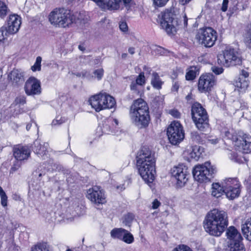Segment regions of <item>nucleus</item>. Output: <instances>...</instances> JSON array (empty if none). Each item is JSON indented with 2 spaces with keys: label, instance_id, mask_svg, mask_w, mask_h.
Returning a JSON list of instances; mask_svg holds the SVG:
<instances>
[{
  "label": "nucleus",
  "instance_id": "f257e3e1",
  "mask_svg": "<svg viewBox=\"0 0 251 251\" xmlns=\"http://www.w3.org/2000/svg\"><path fill=\"white\" fill-rule=\"evenodd\" d=\"M203 224L206 232L216 237H220L226 229L227 244L243 240L241 233L234 226L227 228L228 218L227 213L224 210L213 209L210 211L205 217Z\"/></svg>",
  "mask_w": 251,
  "mask_h": 251
},
{
  "label": "nucleus",
  "instance_id": "f03ea898",
  "mask_svg": "<svg viewBox=\"0 0 251 251\" xmlns=\"http://www.w3.org/2000/svg\"><path fill=\"white\" fill-rule=\"evenodd\" d=\"M136 160L141 176L146 182H152L155 174L154 154L149 147L144 146L138 151Z\"/></svg>",
  "mask_w": 251,
  "mask_h": 251
},
{
  "label": "nucleus",
  "instance_id": "7ed1b4c3",
  "mask_svg": "<svg viewBox=\"0 0 251 251\" xmlns=\"http://www.w3.org/2000/svg\"><path fill=\"white\" fill-rule=\"evenodd\" d=\"M160 25L169 35H174L180 26L185 28L187 25L186 14L178 16L172 11H165L161 13Z\"/></svg>",
  "mask_w": 251,
  "mask_h": 251
},
{
  "label": "nucleus",
  "instance_id": "20e7f679",
  "mask_svg": "<svg viewBox=\"0 0 251 251\" xmlns=\"http://www.w3.org/2000/svg\"><path fill=\"white\" fill-rule=\"evenodd\" d=\"M129 113L133 122L140 128L148 126L150 120L149 108L143 99H139L134 101L130 106Z\"/></svg>",
  "mask_w": 251,
  "mask_h": 251
},
{
  "label": "nucleus",
  "instance_id": "39448f33",
  "mask_svg": "<svg viewBox=\"0 0 251 251\" xmlns=\"http://www.w3.org/2000/svg\"><path fill=\"white\" fill-rule=\"evenodd\" d=\"M49 19L51 25L56 27H69L76 21V16L65 9H56L51 11Z\"/></svg>",
  "mask_w": 251,
  "mask_h": 251
},
{
  "label": "nucleus",
  "instance_id": "423d86ee",
  "mask_svg": "<svg viewBox=\"0 0 251 251\" xmlns=\"http://www.w3.org/2000/svg\"><path fill=\"white\" fill-rule=\"evenodd\" d=\"M89 101L91 106L97 112L112 108L116 105V101L114 98L106 93H100L91 97Z\"/></svg>",
  "mask_w": 251,
  "mask_h": 251
},
{
  "label": "nucleus",
  "instance_id": "0eeeda50",
  "mask_svg": "<svg viewBox=\"0 0 251 251\" xmlns=\"http://www.w3.org/2000/svg\"><path fill=\"white\" fill-rule=\"evenodd\" d=\"M192 118L198 129L201 131H206L209 129V120L206 110L198 102L192 106Z\"/></svg>",
  "mask_w": 251,
  "mask_h": 251
},
{
  "label": "nucleus",
  "instance_id": "6e6552de",
  "mask_svg": "<svg viewBox=\"0 0 251 251\" xmlns=\"http://www.w3.org/2000/svg\"><path fill=\"white\" fill-rule=\"evenodd\" d=\"M225 136L234 142V145L242 150L244 153H248L251 152V136L242 132H239L237 134L233 130H227L225 131Z\"/></svg>",
  "mask_w": 251,
  "mask_h": 251
},
{
  "label": "nucleus",
  "instance_id": "1a4fd4ad",
  "mask_svg": "<svg viewBox=\"0 0 251 251\" xmlns=\"http://www.w3.org/2000/svg\"><path fill=\"white\" fill-rule=\"evenodd\" d=\"M215 172V169L210 162L207 161L203 164L196 166L193 169V175L196 181L202 183L209 181Z\"/></svg>",
  "mask_w": 251,
  "mask_h": 251
},
{
  "label": "nucleus",
  "instance_id": "9d476101",
  "mask_svg": "<svg viewBox=\"0 0 251 251\" xmlns=\"http://www.w3.org/2000/svg\"><path fill=\"white\" fill-rule=\"evenodd\" d=\"M217 38V32L209 27L200 28L196 35V39L199 43L206 47H212Z\"/></svg>",
  "mask_w": 251,
  "mask_h": 251
},
{
  "label": "nucleus",
  "instance_id": "9b49d317",
  "mask_svg": "<svg viewBox=\"0 0 251 251\" xmlns=\"http://www.w3.org/2000/svg\"><path fill=\"white\" fill-rule=\"evenodd\" d=\"M222 185L228 199L233 200L239 197L241 185L237 178H226L222 181Z\"/></svg>",
  "mask_w": 251,
  "mask_h": 251
},
{
  "label": "nucleus",
  "instance_id": "f8f14e48",
  "mask_svg": "<svg viewBox=\"0 0 251 251\" xmlns=\"http://www.w3.org/2000/svg\"><path fill=\"white\" fill-rule=\"evenodd\" d=\"M167 133L168 139L173 145L180 143L184 138L183 127L178 122H172L168 126Z\"/></svg>",
  "mask_w": 251,
  "mask_h": 251
},
{
  "label": "nucleus",
  "instance_id": "ddd939ff",
  "mask_svg": "<svg viewBox=\"0 0 251 251\" xmlns=\"http://www.w3.org/2000/svg\"><path fill=\"white\" fill-rule=\"evenodd\" d=\"M216 78L211 73L201 75L198 81V90L201 93H206L211 90L216 84Z\"/></svg>",
  "mask_w": 251,
  "mask_h": 251
},
{
  "label": "nucleus",
  "instance_id": "4468645a",
  "mask_svg": "<svg viewBox=\"0 0 251 251\" xmlns=\"http://www.w3.org/2000/svg\"><path fill=\"white\" fill-rule=\"evenodd\" d=\"M218 63H231L232 62H242L243 59L241 55L233 49L226 48L222 54L217 56Z\"/></svg>",
  "mask_w": 251,
  "mask_h": 251
},
{
  "label": "nucleus",
  "instance_id": "2eb2a0df",
  "mask_svg": "<svg viewBox=\"0 0 251 251\" xmlns=\"http://www.w3.org/2000/svg\"><path fill=\"white\" fill-rule=\"evenodd\" d=\"M172 176L177 181V185L179 187L183 186L187 182L188 178L187 168L183 165H179L174 167L171 170Z\"/></svg>",
  "mask_w": 251,
  "mask_h": 251
},
{
  "label": "nucleus",
  "instance_id": "dca6fc26",
  "mask_svg": "<svg viewBox=\"0 0 251 251\" xmlns=\"http://www.w3.org/2000/svg\"><path fill=\"white\" fill-rule=\"evenodd\" d=\"M87 197L96 204H103L106 202L104 192L100 187L95 186L87 191Z\"/></svg>",
  "mask_w": 251,
  "mask_h": 251
},
{
  "label": "nucleus",
  "instance_id": "f3484780",
  "mask_svg": "<svg viewBox=\"0 0 251 251\" xmlns=\"http://www.w3.org/2000/svg\"><path fill=\"white\" fill-rule=\"evenodd\" d=\"M25 90L27 95L40 94L41 92L40 81L34 77H29L25 82Z\"/></svg>",
  "mask_w": 251,
  "mask_h": 251
},
{
  "label": "nucleus",
  "instance_id": "a211bd4d",
  "mask_svg": "<svg viewBox=\"0 0 251 251\" xmlns=\"http://www.w3.org/2000/svg\"><path fill=\"white\" fill-rule=\"evenodd\" d=\"M21 25V18L18 15L14 14L9 16L7 25L4 26L11 34L17 33Z\"/></svg>",
  "mask_w": 251,
  "mask_h": 251
},
{
  "label": "nucleus",
  "instance_id": "6ab92c4d",
  "mask_svg": "<svg viewBox=\"0 0 251 251\" xmlns=\"http://www.w3.org/2000/svg\"><path fill=\"white\" fill-rule=\"evenodd\" d=\"M13 155L17 160H26L30 155V150L27 146L18 145L14 148Z\"/></svg>",
  "mask_w": 251,
  "mask_h": 251
},
{
  "label": "nucleus",
  "instance_id": "aec40b11",
  "mask_svg": "<svg viewBox=\"0 0 251 251\" xmlns=\"http://www.w3.org/2000/svg\"><path fill=\"white\" fill-rule=\"evenodd\" d=\"M118 121L116 119L105 121L102 124V132L105 134H116L119 131Z\"/></svg>",
  "mask_w": 251,
  "mask_h": 251
},
{
  "label": "nucleus",
  "instance_id": "412c9836",
  "mask_svg": "<svg viewBox=\"0 0 251 251\" xmlns=\"http://www.w3.org/2000/svg\"><path fill=\"white\" fill-rule=\"evenodd\" d=\"M49 145L47 143H43V144L39 140H36L34 142V147L33 150L34 152L38 156L42 158L46 159L48 156V149Z\"/></svg>",
  "mask_w": 251,
  "mask_h": 251
},
{
  "label": "nucleus",
  "instance_id": "4be33fe9",
  "mask_svg": "<svg viewBox=\"0 0 251 251\" xmlns=\"http://www.w3.org/2000/svg\"><path fill=\"white\" fill-rule=\"evenodd\" d=\"M9 77L15 85L22 84L25 81L24 72L20 70L14 69L9 75Z\"/></svg>",
  "mask_w": 251,
  "mask_h": 251
},
{
  "label": "nucleus",
  "instance_id": "5701e85b",
  "mask_svg": "<svg viewBox=\"0 0 251 251\" xmlns=\"http://www.w3.org/2000/svg\"><path fill=\"white\" fill-rule=\"evenodd\" d=\"M203 150V148L199 146H191L184 151V153L188 155V157L197 160L200 158Z\"/></svg>",
  "mask_w": 251,
  "mask_h": 251
},
{
  "label": "nucleus",
  "instance_id": "b1692460",
  "mask_svg": "<svg viewBox=\"0 0 251 251\" xmlns=\"http://www.w3.org/2000/svg\"><path fill=\"white\" fill-rule=\"evenodd\" d=\"M233 84L236 88L235 90L237 89L240 93H244L248 88L249 82L248 79H245L239 76L234 80Z\"/></svg>",
  "mask_w": 251,
  "mask_h": 251
},
{
  "label": "nucleus",
  "instance_id": "393cba45",
  "mask_svg": "<svg viewBox=\"0 0 251 251\" xmlns=\"http://www.w3.org/2000/svg\"><path fill=\"white\" fill-rule=\"evenodd\" d=\"M201 66L199 65L190 66L187 69L185 77L187 80L194 79L200 74Z\"/></svg>",
  "mask_w": 251,
  "mask_h": 251
},
{
  "label": "nucleus",
  "instance_id": "a878e982",
  "mask_svg": "<svg viewBox=\"0 0 251 251\" xmlns=\"http://www.w3.org/2000/svg\"><path fill=\"white\" fill-rule=\"evenodd\" d=\"M223 193H225V189H224L222 185H220L219 183H213L212 186L211 194L213 196L218 198L221 197Z\"/></svg>",
  "mask_w": 251,
  "mask_h": 251
},
{
  "label": "nucleus",
  "instance_id": "bb28decb",
  "mask_svg": "<svg viewBox=\"0 0 251 251\" xmlns=\"http://www.w3.org/2000/svg\"><path fill=\"white\" fill-rule=\"evenodd\" d=\"M242 231L243 234L246 236V238L251 241V217L242 225Z\"/></svg>",
  "mask_w": 251,
  "mask_h": 251
},
{
  "label": "nucleus",
  "instance_id": "cd10ccee",
  "mask_svg": "<svg viewBox=\"0 0 251 251\" xmlns=\"http://www.w3.org/2000/svg\"><path fill=\"white\" fill-rule=\"evenodd\" d=\"M151 84L152 86L156 89L159 90L161 88L163 82L161 80L157 73H152Z\"/></svg>",
  "mask_w": 251,
  "mask_h": 251
},
{
  "label": "nucleus",
  "instance_id": "c85d7f7f",
  "mask_svg": "<svg viewBox=\"0 0 251 251\" xmlns=\"http://www.w3.org/2000/svg\"><path fill=\"white\" fill-rule=\"evenodd\" d=\"M229 251H245L242 241H239L227 244Z\"/></svg>",
  "mask_w": 251,
  "mask_h": 251
},
{
  "label": "nucleus",
  "instance_id": "c756f323",
  "mask_svg": "<svg viewBox=\"0 0 251 251\" xmlns=\"http://www.w3.org/2000/svg\"><path fill=\"white\" fill-rule=\"evenodd\" d=\"M205 135L203 133H199L197 131H193L191 133V140L196 143H201L203 142Z\"/></svg>",
  "mask_w": 251,
  "mask_h": 251
},
{
  "label": "nucleus",
  "instance_id": "7c9ffc66",
  "mask_svg": "<svg viewBox=\"0 0 251 251\" xmlns=\"http://www.w3.org/2000/svg\"><path fill=\"white\" fill-rule=\"evenodd\" d=\"M151 50L152 53L155 55H165L169 53L167 50L157 45H152L151 47Z\"/></svg>",
  "mask_w": 251,
  "mask_h": 251
},
{
  "label": "nucleus",
  "instance_id": "2f4dec72",
  "mask_svg": "<svg viewBox=\"0 0 251 251\" xmlns=\"http://www.w3.org/2000/svg\"><path fill=\"white\" fill-rule=\"evenodd\" d=\"M31 251H51V250L47 243H40L32 247Z\"/></svg>",
  "mask_w": 251,
  "mask_h": 251
},
{
  "label": "nucleus",
  "instance_id": "473e14b6",
  "mask_svg": "<svg viewBox=\"0 0 251 251\" xmlns=\"http://www.w3.org/2000/svg\"><path fill=\"white\" fill-rule=\"evenodd\" d=\"M121 240L126 244H130L133 242L134 237L129 231L125 229Z\"/></svg>",
  "mask_w": 251,
  "mask_h": 251
},
{
  "label": "nucleus",
  "instance_id": "72a5a7b5",
  "mask_svg": "<svg viewBox=\"0 0 251 251\" xmlns=\"http://www.w3.org/2000/svg\"><path fill=\"white\" fill-rule=\"evenodd\" d=\"M125 229L123 228H115L110 232L111 236L114 239L121 240Z\"/></svg>",
  "mask_w": 251,
  "mask_h": 251
},
{
  "label": "nucleus",
  "instance_id": "f704fd0d",
  "mask_svg": "<svg viewBox=\"0 0 251 251\" xmlns=\"http://www.w3.org/2000/svg\"><path fill=\"white\" fill-rule=\"evenodd\" d=\"M0 203L3 207H6L7 205V196L2 188L0 186Z\"/></svg>",
  "mask_w": 251,
  "mask_h": 251
},
{
  "label": "nucleus",
  "instance_id": "c9c22d12",
  "mask_svg": "<svg viewBox=\"0 0 251 251\" xmlns=\"http://www.w3.org/2000/svg\"><path fill=\"white\" fill-rule=\"evenodd\" d=\"M10 35L12 34L8 32V30L4 26L0 28V42L4 40Z\"/></svg>",
  "mask_w": 251,
  "mask_h": 251
},
{
  "label": "nucleus",
  "instance_id": "e433bc0d",
  "mask_svg": "<svg viewBox=\"0 0 251 251\" xmlns=\"http://www.w3.org/2000/svg\"><path fill=\"white\" fill-rule=\"evenodd\" d=\"M66 120L65 117L57 116L56 117L55 119L52 121L51 125L52 126H59L65 123Z\"/></svg>",
  "mask_w": 251,
  "mask_h": 251
},
{
  "label": "nucleus",
  "instance_id": "4c0bfd02",
  "mask_svg": "<svg viewBox=\"0 0 251 251\" xmlns=\"http://www.w3.org/2000/svg\"><path fill=\"white\" fill-rule=\"evenodd\" d=\"M211 71L216 75H219L222 74L224 72V69L222 66L220 65H213L211 68Z\"/></svg>",
  "mask_w": 251,
  "mask_h": 251
},
{
  "label": "nucleus",
  "instance_id": "58836bf2",
  "mask_svg": "<svg viewBox=\"0 0 251 251\" xmlns=\"http://www.w3.org/2000/svg\"><path fill=\"white\" fill-rule=\"evenodd\" d=\"M7 12L8 8L6 4L3 1H0V17H4Z\"/></svg>",
  "mask_w": 251,
  "mask_h": 251
},
{
  "label": "nucleus",
  "instance_id": "ea45409f",
  "mask_svg": "<svg viewBox=\"0 0 251 251\" xmlns=\"http://www.w3.org/2000/svg\"><path fill=\"white\" fill-rule=\"evenodd\" d=\"M104 71L103 69L100 68L94 71V78H97L98 80H100L103 76Z\"/></svg>",
  "mask_w": 251,
  "mask_h": 251
},
{
  "label": "nucleus",
  "instance_id": "a19ab883",
  "mask_svg": "<svg viewBox=\"0 0 251 251\" xmlns=\"http://www.w3.org/2000/svg\"><path fill=\"white\" fill-rule=\"evenodd\" d=\"M133 219L134 216L132 214H128L125 216L123 222L126 226H130Z\"/></svg>",
  "mask_w": 251,
  "mask_h": 251
},
{
  "label": "nucleus",
  "instance_id": "79ce46f5",
  "mask_svg": "<svg viewBox=\"0 0 251 251\" xmlns=\"http://www.w3.org/2000/svg\"><path fill=\"white\" fill-rule=\"evenodd\" d=\"M135 82L140 86H143L145 84L146 80L144 73L140 74L137 77Z\"/></svg>",
  "mask_w": 251,
  "mask_h": 251
},
{
  "label": "nucleus",
  "instance_id": "37998d69",
  "mask_svg": "<svg viewBox=\"0 0 251 251\" xmlns=\"http://www.w3.org/2000/svg\"><path fill=\"white\" fill-rule=\"evenodd\" d=\"M173 251H193L188 246L184 245H180L173 250Z\"/></svg>",
  "mask_w": 251,
  "mask_h": 251
},
{
  "label": "nucleus",
  "instance_id": "c03bdc74",
  "mask_svg": "<svg viewBox=\"0 0 251 251\" xmlns=\"http://www.w3.org/2000/svg\"><path fill=\"white\" fill-rule=\"evenodd\" d=\"M26 102L25 97L24 96H20L17 97L15 100L16 105H24Z\"/></svg>",
  "mask_w": 251,
  "mask_h": 251
},
{
  "label": "nucleus",
  "instance_id": "a18cd8bd",
  "mask_svg": "<svg viewBox=\"0 0 251 251\" xmlns=\"http://www.w3.org/2000/svg\"><path fill=\"white\" fill-rule=\"evenodd\" d=\"M79 76L83 78H86L88 80H91L94 78V76L86 71H83L80 72Z\"/></svg>",
  "mask_w": 251,
  "mask_h": 251
},
{
  "label": "nucleus",
  "instance_id": "49530a36",
  "mask_svg": "<svg viewBox=\"0 0 251 251\" xmlns=\"http://www.w3.org/2000/svg\"><path fill=\"white\" fill-rule=\"evenodd\" d=\"M119 28L122 32H126L128 31V26L125 22H121L120 23Z\"/></svg>",
  "mask_w": 251,
  "mask_h": 251
},
{
  "label": "nucleus",
  "instance_id": "de8ad7c7",
  "mask_svg": "<svg viewBox=\"0 0 251 251\" xmlns=\"http://www.w3.org/2000/svg\"><path fill=\"white\" fill-rule=\"evenodd\" d=\"M169 0H153L154 3L158 6L165 5Z\"/></svg>",
  "mask_w": 251,
  "mask_h": 251
},
{
  "label": "nucleus",
  "instance_id": "09e8293b",
  "mask_svg": "<svg viewBox=\"0 0 251 251\" xmlns=\"http://www.w3.org/2000/svg\"><path fill=\"white\" fill-rule=\"evenodd\" d=\"M169 113L175 118H179L180 117V113L176 109H172L169 110Z\"/></svg>",
  "mask_w": 251,
  "mask_h": 251
},
{
  "label": "nucleus",
  "instance_id": "8fccbe9b",
  "mask_svg": "<svg viewBox=\"0 0 251 251\" xmlns=\"http://www.w3.org/2000/svg\"><path fill=\"white\" fill-rule=\"evenodd\" d=\"M228 3V0H223V3H222V6L221 8L223 12H225L227 9V5Z\"/></svg>",
  "mask_w": 251,
  "mask_h": 251
},
{
  "label": "nucleus",
  "instance_id": "3c124183",
  "mask_svg": "<svg viewBox=\"0 0 251 251\" xmlns=\"http://www.w3.org/2000/svg\"><path fill=\"white\" fill-rule=\"evenodd\" d=\"M31 69L33 72L39 71L41 70V64H34L31 66Z\"/></svg>",
  "mask_w": 251,
  "mask_h": 251
},
{
  "label": "nucleus",
  "instance_id": "603ef678",
  "mask_svg": "<svg viewBox=\"0 0 251 251\" xmlns=\"http://www.w3.org/2000/svg\"><path fill=\"white\" fill-rule=\"evenodd\" d=\"M152 204V208L155 209L157 208L160 206V202L157 199H155L153 201Z\"/></svg>",
  "mask_w": 251,
  "mask_h": 251
},
{
  "label": "nucleus",
  "instance_id": "864d4df0",
  "mask_svg": "<svg viewBox=\"0 0 251 251\" xmlns=\"http://www.w3.org/2000/svg\"><path fill=\"white\" fill-rule=\"evenodd\" d=\"M239 76L242 77L244 78L248 79L249 76V73L246 71L242 70Z\"/></svg>",
  "mask_w": 251,
  "mask_h": 251
},
{
  "label": "nucleus",
  "instance_id": "5fc2aeb1",
  "mask_svg": "<svg viewBox=\"0 0 251 251\" xmlns=\"http://www.w3.org/2000/svg\"><path fill=\"white\" fill-rule=\"evenodd\" d=\"M21 165L19 163V162H17L14 164L13 166L11 168L10 172L13 173L17 171L20 167Z\"/></svg>",
  "mask_w": 251,
  "mask_h": 251
},
{
  "label": "nucleus",
  "instance_id": "6e6d98bb",
  "mask_svg": "<svg viewBox=\"0 0 251 251\" xmlns=\"http://www.w3.org/2000/svg\"><path fill=\"white\" fill-rule=\"evenodd\" d=\"M179 84L178 82L176 81L174 83L172 90L174 91H177L179 88Z\"/></svg>",
  "mask_w": 251,
  "mask_h": 251
},
{
  "label": "nucleus",
  "instance_id": "4d7b16f0",
  "mask_svg": "<svg viewBox=\"0 0 251 251\" xmlns=\"http://www.w3.org/2000/svg\"><path fill=\"white\" fill-rule=\"evenodd\" d=\"M138 84L136 83V82L135 81H133L131 82V84L130 85V88L132 90H138Z\"/></svg>",
  "mask_w": 251,
  "mask_h": 251
},
{
  "label": "nucleus",
  "instance_id": "13d9d810",
  "mask_svg": "<svg viewBox=\"0 0 251 251\" xmlns=\"http://www.w3.org/2000/svg\"><path fill=\"white\" fill-rule=\"evenodd\" d=\"M51 168H48V171H53L57 169H58V165L55 164H54L53 166L51 165Z\"/></svg>",
  "mask_w": 251,
  "mask_h": 251
},
{
  "label": "nucleus",
  "instance_id": "bf43d9fd",
  "mask_svg": "<svg viewBox=\"0 0 251 251\" xmlns=\"http://www.w3.org/2000/svg\"><path fill=\"white\" fill-rule=\"evenodd\" d=\"M134 50H135V49L133 48V47H130L129 49H128V52L129 53H130L131 54H133L134 53Z\"/></svg>",
  "mask_w": 251,
  "mask_h": 251
},
{
  "label": "nucleus",
  "instance_id": "052dcab7",
  "mask_svg": "<svg viewBox=\"0 0 251 251\" xmlns=\"http://www.w3.org/2000/svg\"><path fill=\"white\" fill-rule=\"evenodd\" d=\"M191 0H179V1L182 4H185L187 2H189Z\"/></svg>",
  "mask_w": 251,
  "mask_h": 251
},
{
  "label": "nucleus",
  "instance_id": "680f3d73",
  "mask_svg": "<svg viewBox=\"0 0 251 251\" xmlns=\"http://www.w3.org/2000/svg\"><path fill=\"white\" fill-rule=\"evenodd\" d=\"M42 59L40 56H38L36 58L35 63H41Z\"/></svg>",
  "mask_w": 251,
  "mask_h": 251
},
{
  "label": "nucleus",
  "instance_id": "e2e57ef3",
  "mask_svg": "<svg viewBox=\"0 0 251 251\" xmlns=\"http://www.w3.org/2000/svg\"><path fill=\"white\" fill-rule=\"evenodd\" d=\"M210 141L212 144H216L218 143V139H212V140H210Z\"/></svg>",
  "mask_w": 251,
  "mask_h": 251
},
{
  "label": "nucleus",
  "instance_id": "0e129e2a",
  "mask_svg": "<svg viewBox=\"0 0 251 251\" xmlns=\"http://www.w3.org/2000/svg\"><path fill=\"white\" fill-rule=\"evenodd\" d=\"M78 48L80 50H82V51H83L84 50H85V48L83 46H81V45H79L78 46Z\"/></svg>",
  "mask_w": 251,
  "mask_h": 251
},
{
  "label": "nucleus",
  "instance_id": "69168bd1",
  "mask_svg": "<svg viewBox=\"0 0 251 251\" xmlns=\"http://www.w3.org/2000/svg\"><path fill=\"white\" fill-rule=\"evenodd\" d=\"M31 124H28L27 125H26V128L27 130H29V129L31 127Z\"/></svg>",
  "mask_w": 251,
  "mask_h": 251
},
{
  "label": "nucleus",
  "instance_id": "338daca9",
  "mask_svg": "<svg viewBox=\"0 0 251 251\" xmlns=\"http://www.w3.org/2000/svg\"><path fill=\"white\" fill-rule=\"evenodd\" d=\"M126 56H127V54H126V53H123V54H122V57L123 58H126Z\"/></svg>",
  "mask_w": 251,
  "mask_h": 251
},
{
  "label": "nucleus",
  "instance_id": "774afa93",
  "mask_svg": "<svg viewBox=\"0 0 251 251\" xmlns=\"http://www.w3.org/2000/svg\"><path fill=\"white\" fill-rule=\"evenodd\" d=\"M13 234L11 233V238H10V242H11V243H13Z\"/></svg>",
  "mask_w": 251,
  "mask_h": 251
}]
</instances>
